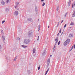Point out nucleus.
Listing matches in <instances>:
<instances>
[{
  "label": "nucleus",
  "mask_w": 75,
  "mask_h": 75,
  "mask_svg": "<svg viewBox=\"0 0 75 75\" xmlns=\"http://www.w3.org/2000/svg\"><path fill=\"white\" fill-rule=\"evenodd\" d=\"M31 33L32 32L31 31H30L29 32V33L28 34V37H29V38H30V37H32L33 36V35L31 34Z\"/></svg>",
  "instance_id": "f257e3e1"
},
{
  "label": "nucleus",
  "mask_w": 75,
  "mask_h": 75,
  "mask_svg": "<svg viewBox=\"0 0 75 75\" xmlns=\"http://www.w3.org/2000/svg\"><path fill=\"white\" fill-rule=\"evenodd\" d=\"M30 42V41L29 39H25L24 40V42L25 44H28Z\"/></svg>",
  "instance_id": "f03ea898"
},
{
  "label": "nucleus",
  "mask_w": 75,
  "mask_h": 75,
  "mask_svg": "<svg viewBox=\"0 0 75 75\" xmlns=\"http://www.w3.org/2000/svg\"><path fill=\"white\" fill-rule=\"evenodd\" d=\"M27 21H30V22H33V21L32 20V18H28L27 19Z\"/></svg>",
  "instance_id": "7ed1b4c3"
},
{
  "label": "nucleus",
  "mask_w": 75,
  "mask_h": 75,
  "mask_svg": "<svg viewBox=\"0 0 75 75\" xmlns=\"http://www.w3.org/2000/svg\"><path fill=\"white\" fill-rule=\"evenodd\" d=\"M18 4H19V3L18 2H17L16 4H15V8H17V7H18Z\"/></svg>",
  "instance_id": "20e7f679"
},
{
  "label": "nucleus",
  "mask_w": 75,
  "mask_h": 75,
  "mask_svg": "<svg viewBox=\"0 0 75 75\" xmlns=\"http://www.w3.org/2000/svg\"><path fill=\"white\" fill-rule=\"evenodd\" d=\"M72 21H73V20H72L71 21V24H70L71 25H74V22H72Z\"/></svg>",
  "instance_id": "39448f33"
},
{
  "label": "nucleus",
  "mask_w": 75,
  "mask_h": 75,
  "mask_svg": "<svg viewBox=\"0 0 75 75\" xmlns=\"http://www.w3.org/2000/svg\"><path fill=\"white\" fill-rule=\"evenodd\" d=\"M66 41H67V42L68 44H69V43L70 42V39H68Z\"/></svg>",
  "instance_id": "423d86ee"
},
{
  "label": "nucleus",
  "mask_w": 75,
  "mask_h": 75,
  "mask_svg": "<svg viewBox=\"0 0 75 75\" xmlns=\"http://www.w3.org/2000/svg\"><path fill=\"white\" fill-rule=\"evenodd\" d=\"M18 11H15L14 13L15 15V16H17V15H18Z\"/></svg>",
  "instance_id": "0eeeda50"
},
{
  "label": "nucleus",
  "mask_w": 75,
  "mask_h": 75,
  "mask_svg": "<svg viewBox=\"0 0 75 75\" xmlns=\"http://www.w3.org/2000/svg\"><path fill=\"white\" fill-rule=\"evenodd\" d=\"M2 40L4 41V40H5V37H4V36L3 35H2Z\"/></svg>",
  "instance_id": "6e6552de"
},
{
  "label": "nucleus",
  "mask_w": 75,
  "mask_h": 75,
  "mask_svg": "<svg viewBox=\"0 0 75 75\" xmlns=\"http://www.w3.org/2000/svg\"><path fill=\"white\" fill-rule=\"evenodd\" d=\"M68 44V43H67V41H65L64 43V45L65 46L67 45Z\"/></svg>",
  "instance_id": "1a4fd4ad"
},
{
  "label": "nucleus",
  "mask_w": 75,
  "mask_h": 75,
  "mask_svg": "<svg viewBox=\"0 0 75 75\" xmlns=\"http://www.w3.org/2000/svg\"><path fill=\"white\" fill-rule=\"evenodd\" d=\"M42 55H44L45 54H46V53L44 51H43L42 52Z\"/></svg>",
  "instance_id": "9d476101"
},
{
  "label": "nucleus",
  "mask_w": 75,
  "mask_h": 75,
  "mask_svg": "<svg viewBox=\"0 0 75 75\" xmlns=\"http://www.w3.org/2000/svg\"><path fill=\"white\" fill-rule=\"evenodd\" d=\"M1 3L2 4V5H4L5 4V3H4V1H1Z\"/></svg>",
  "instance_id": "9b49d317"
},
{
  "label": "nucleus",
  "mask_w": 75,
  "mask_h": 75,
  "mask_svg": "<svg viewBox=\"0 0 75 75\" xmlns=\"http://www.w3.org/2000/svg\"><path fill=\"white\" fill-rule=\"evenodd\" d=\"M58 38H56L55 39L56 42L58 43Z\"/></svg>",
  "instance_id": "f8f14e48"
},
{
  "label": "nucleus",
  "mask_w": 75,
  "mask_h": 75,
  "mask_svg": "<svg viewBox=\"0 0 75 75\" xmlns=\"http://www.w3.org/2000/svg\"><path fill=\"white\" fill-rule=\"evenodd\" d=\"M50 59H49L47 60V63H50Z\"/></svg>",
  "instance_id": "ddd939ff"
},
{
  "label": "nucleus",
  "mask_w": 75,
  "mask_h": 75,
  "mask_svg": "<svg viewBox=\"0 0 75 75\" xmlns=\"http://www.w3.org/2000/svg\"><path fill=\"white\" fill-rule=\"evenodd\" d=\"M68 5L69 6H70V5H71V1L69 0V1L68 3Z\"/></svg>",
  "instance_id": "4468645a"
},
{
  "label": "nucleus",
  "mask_w": 75,
  "mask_h": 75,
  "mask_svg": "<svg viewBox=\"0 0 75 75\" xmlns=\"http://www.w3.org/2000/svg\"><path fill=\"white\" fill-rule=\"evenodd\" d=\"M35 52V48H34L33 49V54H34Z\"/></svg>",
  "instance_id": "2eb2a0df"
},
{
  "label": "nucleus",
  "mask_w": 75,
  "mask_h": 75,
  "mask_svg": "<svg viewBox=\"0 0 75 75\" xmlns=\"http://www.w3.org/2000/svg\"><path fill=\"white\" fill-rule=\"evenodd\" d=\"M5 10L6 11H9V8H6L5 9Z\"/></svg>",
  "instance_id": "dca6fc26"
},
{
  "label": "nucleus",
  "mask_w": 75,
  "mask_h": 75,
  "mask_svg": "<svg viewBox=\"0 0 75 75\" xmlns=\"http://www.w3.org/2000/svg\"><path fill=\"white\" fill-rule=\"evenodd\" d=\"M69 37L71 38L72 37H73V35H72V34H70L69 35Z\"/></svg>",
  "instance_id": "f3484780"
},
{
  "label": "nucleus",
  "mask_w": 75,
  "mask_h": 75,
  "mask_svg": "<svg viewBox=\"0 0 75 75\" xmlns=\"http://www.w3.org/2000/svg\"><path fill=\"white\" fill-rule=\"evenodd\" d=\"M72 17H75V12H73V14L72 15Z\"/></svg>",
  "instance_id": "a211bd4d"
},
{
  "label": "nucleus",
  "mask_w": 75,
  "mask_h": 75,
  "mask_svg": "<svg viewBox=\"0 0 75 75\" xmlns=\"http://www.w3.org/2000/svg\"><path fill=\"white\" fill-rule=\"evenodd\" d=\"M73 48H74V46H73L71 47V49L69 50V51H71L73 49Z\"/></svg>",
  "instance_id": "6ab92c4d"
},
{
  "label": "nucleus",
  "mask_w": 75,
  "mask_h": 75,
  "mask_svg": "<svg viewBox=\"0 0 75 75\" xmlns=\"http://www.w3.org/2000/svg\"><path fill=\"white\" fill-rule=\"evenodd\" d=\"M17 56H16L15 58L13 59L14 61H16V59H17Z\"/></svg>",
  "instance_id": "aec40b11"
},
{
  "label": "nucleus",
  "mask_w": 75,
  "mask_h": 75,
  "mask_svg": "<svg viewBox=\"0 0 75 75\" xmlns=\"http://www.w3.org/2000/svg\"><path fill=\"white\" fill-rule=\"evenodd\" d=\"M56 10L57 11H58L59 10V6H58Z\"/></svg>",
  "instance_id": "412c9836"
},
{
  "label": "nucleus",
  "mask_w": 75,
  "mask_h": 75,
  "mask_svg": "<svg viewBox=\"0 0 75 75\" xmlns=\"http://www.w3.org/2000/svg\"><path fill=\"white\" fill-rule=\"evenodd\" d=\"M59 21L57 24V27H58V26H59Z\"/></svg>",
  "instance_id": "4be33fe9"
},
{
  "label": "nucleus",
  "mask_w": 75,
  "mask_h": 75,
  "mask_svg": "<svg viewBox=\"0 0 75 75\" xmlns=\"http://www.w3.org/2000/svg\"><path fill=\"white\" fill-rule=\"evenodd\" d=\"M10 1V0H7L6 1V3H8Z\"/></svg>",
  "instance_id": "5701e85b"
},
{
  "label": "nucleus",
  "mask_w": 75,
  "mask_h": 75,
  "mask_svg": "<svg viewBox=\"0 0 75 75\" xmlns=\"http://www.w3.org/2000/svg\"><path fill=\"white\" fill-rule=\"evenodd\" d=\"M62 30V28H61L60 29V30H59V33H61V30Z\"/></svg>",
  "instance_id": "b1692460"
},
{
  "label": "nucleus",
  "mask_w": 75,
  "mask_h": 75,
  "mask_svg": "<svg viewBox=\"0 0 75 75\" xmlns=\"http://www.w3.org/2000/svg\"><path fill=\"white\" fill-rule=\"evenodd\" d=\"M57 42H55V44H54V46H57Z\"/></svg>",
  "instance_id": "393cba45"
},
{
  "label": "nucleus",
  "mask_w": 75,
  "mask_h": 75,
  "mask_svg": "<svg viewBox=\"0 0 75 75\" xmlns=\"http://www.w3.org/2000/svg\"><path fill=\"white\" fill-rule=\"evenodd\" d=\"M45 3L43 2V4H42V6H44V5H45Z\"/></svg>",
  "instance_id": "a878e982"
},
{
  "label": "nucleus",
  "mask_w": 75,
  "mask_h": 75,
  "mask_svg": "<svg viewBox=\"0 0 75 75\" xmlns=\"http://www.w3.org/2000/svg\"><path fill=\"white\" fill-rule=\"evenodd\" d=\"M49 65H50V63H47V67H48V66H49Z\"/></svg>",
  "instance_id": "bb28decb"
},
{
  "label": "nucleus",
  "mask_w": 75,
  "mask_h": 75,
  "mask_svg": "<svg viewBox=\"0 0 75 75\" xmlns=\"http://www.w3.org/2000/svg\"><path fill=\"white\" fill-rule=\"evenodd\" d=\"M5 22V21L4 20L2 22V24H4V23Z\"/></svg>",
  "instance_id": "cd10ccee"
},
{
  "label": "nucleus",
  "mask_w": 75,
  "mask_h": 75,
  "mask_svg": "<svg viewBox=\"0 0 75 75\" xmlns=\"http://www.w3.org/2000/svg\"><path fill=\"white\" fill-rule=\"evenodd\" d=\"M60 44V41H59L58 42V45H59Z\"/></svg>",
  "instance_id": "c85d7f7f"
},
{
  "label": "nucleus",
  "mask_w": 75,
  "mask_h": 75,
  "mask_svg": "<svg viewBox=\"0 0 75 75\" xmlns=\"http://www.w3.org/2000/svg\"><path fill=\"white\" fill-rule=\"evenodd\" d=\"M40 27H41V26H40V25H39L38 26V28L40 29Z\"/></svg>",
  "instance_id": "c756f323"
},
{
  "label": "nucleus",
  "mask_w": 75,
  "mask_h": 75,
  "mask_svg": "<svg viewBox=\"0 0 75 75\" xmlns=\"http://www.w3.org/2000/svg\"><path fill=\"white\" fill-rule=\"evenodd\" d=\"M40 38V36H38V38L37 40L39 41V38Z\"/></svg>",
  "instance_id": "7c9ffc66"
},
{
  "label": "nucleus",
  "mask_w": 75,
  "mask_h": 75,
  "mask_svg": "<svg viewBox=\"0 0 75 75\" xmlns=\"http://www.w3.org/2000/svg\"><path fill=\"white\" fill-rule=\"evenodd\" d=\"M17 40H20V38H17Z\"/></svg>",
  "instance_id": "2f4dec72"
},
{
  "label": "nucleus",
  "mask_w": 75,
  "mask_h": 75,
  "mask_svg": "<svg viewBox=\"0 0 75 75\" xmlns=\"http://www.w3.org/2000/svg\"><path fill=\"white\" fill-rule=\"evenodd\" d=\"M72 8H74V2L72 4Z\"/></svg>",
  "instance_id": "473e14b6"
},
{
  "label": "nucleus",
  "mask_w": 75,
  "mask_h": 75,
  "mask_svg": "<svg viewBox=\"0 0 75 75\" xmlns=\"http://www.w3.org/2000/svg\"><path fill=\"white\" fill-rule=\"evenodd\" d=\"M40 69V66H39L38 67V70H39Z\"/></svg>",
  "instance_id": "72a5a7b5"
},
{
  "label": "nucleus",
  "mask_w": 75,
  "mask_h": 75,
  "mask_svg": "<svg viewBox=\"0 0 75 75\" xmlns=\"http://www.w3.org/2000/svg\"><path fill=\"white\" fill-rule=\"evenodd\" d=\"M1 33L2 34H3V30L1 31Z\"/></svg>",
  "instance_id": "f704fd0d"
},
{
  "label": "nucleus",
  "mask_w": 75,
  "mask_h": 75,
  "mask_svg": "<svg viewBox=\"0 0 75 75\" xmlns=\"http://www.w3.org/2000/svg\"><path fill=\"white\" fill-rule=\"evenodd\" d=\"M66 26H67V24H66L64 26V28L66 27Z\"/></svg>",
  "instance_id": "c9c22d12"
},
{
  "label": "nucleus",
  "mask_w": 75,
  "mask_h": 75,
  "mask_svg": "<svg viewBox=\"0 0 75 75\" xmlns=\"http://www.w3.org/2000/svg\"><path fill=\"white\" fill-rule=\"evenodd\" d=\"M67 13H66L65 14V15L64 16V17H66V16H67Z\"/></svg>",
  "instance_id": "e433bc0d"
},
{
  "label": "nucleus",
  "mask_w": 75,
  "mask_h": 75,
  "mask_svg": "<svg viewBox=\"0 0 75 75\" xmlns=\"http://www.w3.org/2000/svg\"><path fill=\"white\" fill-rule=\"evenodd\" d=\"M56 47V46H54V47L53 48V49H54L55 50V47Z\"/></svg>",
  "instance_id": "4c0bfd02"
},
{
  "label": "nucleus",
  "mask_w": 75,
  "mask_h": 75,
  "mask_svg": "<svg viewBox=\"0 0 75 75\" xmlns=\"http://www.w3.org/2000/svg\"><path fill=\"white\" fill-rule=\"evenodd\" d=\"M55 49H53V51H52L53 52H54V51H55Z\"/></svg>",
  "instance_id": "58836bf2"
},
{
  "label": "nucleus",
  "mask_w": 75,
  "mask_h": 75,
  "mask_svg": "<svg viewBox=\"0 0 75 75\" xmlns=\"http://www.w3.org/2000/svg\"><path fill=\"white\" fill-rule=\"evenodd\" d=\"M24 46L22 45V47H23V48H25V47H24Z\"/></svg>",
  "instance_id": "ea45409f"
},
{
  "label": "nucleus",
  "mask_w": 75,
  "mask_h": 75,
  "mask_svg": "<svg viewBox=\"0 0 75 75\" xmlns=\"http://www.w3.org/2000/svg\"><path fill=\"white\" fill-rule=\"evenodd\" d=\"M49 69H50L48 68L46 71L48 72V71H49Z\"/></svg>",
  "instance_id": "a19ab883"
},
{
  "label": "nucleus",
  "mask_w": 75,
  "mask_h": 75,
  "mask_svg": "<svg viewBox=\"0 0 75 75\" xmlns=\"http://www.w3.org/2000/svg\"><path fill=\"white\" fill-rule=\"evenodd\" d=\"M49 69H50L48 68L46 71L48 72V71H49Z\"/></svg>",
  "instance_id": "79ce46f5"
},
{
  "label": "nucleus",
  "mask_w": 75,
  "mask_h": 75,
  "mask_svg": "<svg viewBox=\"0 0 75 75\" xmlns=\"http://www.w3.org/2000/svg\"><path fill=\"white\" fill-rule=\"evenodd\" d=\"M59 35V33H58V34H57V36H58V35Z\"/></svg>",
  "instance_id": "37998d69"
},
{
  "label": "nucleus",
  "mask_w": 75,
  "mask_h": 75,
  "mask_svg": "<svg viewBox=\"0 0 75 75\" xmlns=\"http://www.w3.org/2000/svg\"><path fill=\"white\" fill-rule=\"evenodd\" d=\"M1 45H0V49H1Z\"/></svg>",
  "instance_id": "c03bdc74"
},
{
  "label": "nucleus",
  "mask_w": 75,
  "mask_h": 75,
  "mask_svg": "<svg viewBox=\"0 0 75 75\" xmlns=\"http://www.w3.org/2000/svg\"><path fill=\"white\" fill-rule=\"evenodd\" d=\"M47 73H48L47 72H45V75H46L47 74Z\"/></svg>",
  "instance_id": "a18cd8bd"
},
{
  "label": "nucleus",
  "mask_w": 75,
  "mask_h": 75,
  "mask_svg": "<svg viewBox=\"0 0 75 75\" xmlns=\"http://www.w3.org/2000/svg\"><path fill=\"white\" fill-rule=\"evenodd\" d=\"M63 21H63V20H62V22H61V23H62V22H63Z\"/></svg>",
  "instance_id": "49530a36"
},
{
  "label": "nucleus",
  "mask_w": 75,
  "mask_h": 75,
  "mask_svg": "<svg viewBox=\"0 0 75 75\" xmlns=\"http://www.w3.org/2000/svg\"><path fill=\"white\" fill-rule=\"evenodd\" d=\"M71 28H72L71 27H69V28H70V29L71 30Z\"/></svg>",
  "instance_id": "de8ad7c7"
},
{
  "label": "nucleus",
  "mask_w": 75,
  "mask_h": 75,
  "mask_svg": "<svg viewBox=\"0 0 75 75\" xmlns=\"http://www.w3.org/2000/svg\"><path fill=\"white\" fill-rule=\"evenodd\" d=\"M74 7H75V4H74L73 5Z\"/></svg>",
  "instance_id": "09e8293b"
},
{
  "label": "nucleus",
  "mask_w": 75,
  "mask_h": 75,
  "mask_svg": "<svg viewBox=\"0 0 75 75\" xmlns=\"http://www.w3.org/2000/svg\"><path fill=\"white\" fill-rule=\"evenodd\" d=\"M50 28V26L49 25V26L48 27V28Z\"/></svg>",
  "instance_id": "8fccbe9b"
},
{
  "label": "nucleus",
  "mask_w": 75,
  "mask_h": 75,
  "mask_svg": "<svg viewBox=\"0 0 75 75\" xmlns=\"http://www.w3.org/2000/svg\"><path fill=\"white\" fill-rule=\"evenodd\" d=\"M43 1H44V0H41V1H42V2Z\"/></svg>",
  "instance_id": "3c124183"
},
{
  "label": "nucleus",
  "mask_w": 75,
  "mask_h": 75,
  "mask_svg": "<svg viewBox=\"0 0 75 75\" xmlns=\"http://www.w3.org/2000/svg\"><path fill=\"white\" fill-rule=\"evenodd\" d=\"M40 30V29L38 28V31H39Z\"/></svg>",
  "instance_id": "603ef678"
},
{
  "label": "nucleus",
  "mask_w": 75,
  "mask_h": 75,
  "mask_svg": "<svg viewBox=\"0 0 75 75\" xmlns=\"http://www.w3.org/2000/svg\"><path fill=\"white\" fill-rule=\"evenodd\" d=\"M50 57H52V55H50Z\"/></svg>",
  "instance_id": "864d4df0"
},
{
  "label": "nucleus",
  "mask_w": 75,
  "mask_h": 75,
  "mask_svg": "<svg viewBox=\"0 0 75 75\" xmlns=\"http://www.w3.org/2000/svg\"><path fill=\"white\" fill-rule=\"evenodd\" d=\"M75 46H74V49H75Z\"/></svg>",
  "instance_id": "5fc2aeb1"
},
{
  "label": "nucleus",
  "mask_w": 75,
  "mask_h": 75,
  "mask_svg": "<svg viewBox=\"0 0 75 75\" xmlns=\"http://www.w3.org/2000/svg\"><path fill=\"white\" fill-rule=\"evenodd\" d=\"M27 72H30V70H28Z\"/></svg>",
  "instance_id": "6e6d98bb"
},
{
  "label": "nucleus",
  "mask_w": 75,
  "mask_h": 75,
  "mask_svg": "<svg viewBox=\"0 0 75 75\" xmlns=\"http://www.w3.org/2000/svg\"><path fill=\"white\" fill-rule=\"evenodd\" d=\"M36 11H37V9H36Z\"/></svg>",
  "instance_id": "4d7b16f0"
},
{
  "label": "nucleus",
  "mask_w": 75,
  "mask_h": 75,
  "mask_svg": "<svg viewBox=\"0 0 75 75\" xmlns=\"http://www.w3.org/2000/svg\"><path fill=\"white\" fill-rule=\"evenodd\" d=\"M62 34H63V33H64V31H63L62 33Z\"/></svg>",
  "instance_id": "13d9d810"
},
{
  "label": "nucleus",
  "mask_w": 75,
  "mask_h": 75,
  "mask_svg": "<svg viewBox=\"0 0 75 75\" xmlns=\"http://www.w3.org/2000/svg\"><path fill=\"white\" fill-rule=\"evenodd\" d=\"M46 72L48 73V71H46Z\"/></svg>",
  "instance_id": "bf43d9fd"
},
{
  "label": "nucleus",
  "mask_w": 75,
  "mask_h": 75,
  "mask_svg": "<svg viewBox=\"0 0 75 75\" xmlns=\"http://www.w3.org/2000/svg\"><path fill=\"white\" fill-rule=\"evenodd\" d=\"M74 47H75V45H74Z\"/></svg>",
  "instance_id": "052dcab7"
},
{
  "label": "nucleus",
  "mask_w": 75,
  "mask_h": 75,
  "mask_svg": "<svg viewBox=\"0 0 75 75\" xmlns=\"http://www.w3.org/2000/svg\"><path fill=\"white\" fill-rule=\"evenodd\" d=\"M74 1V0H72V1Z\"/></svg>",
  "instance_id": "680f3d73"
},
{
  "label": "nucleus",
  "mask_w": 75,
  "mask_h": 75,
  "mask_svg": "<svg viewBox=\"0 0 75 75\" xmlns=\"http://www.w3.org/2000/svg\"><path fill=\"white\" fill-rule=\"evenodd\" d=\"M38 21H39V19H38Z\"/></svg>",
  "instance_id": "e2e57ef3"
},
{
  "label": "nucleus",
  "mask_w": 75,
  "mask_h": 75,
  "mask_svg": "<svg viewBox=\"0 0 75 75\" xmlns=\"http://www.w3.org/2000/svg\"><path fill=\"white\" fill-rule=\"evenodd\" d=\"M47 39H48V38H47Z\"/></svg>",
  "instance_id": "0e129e2a"
}]
</instances>
